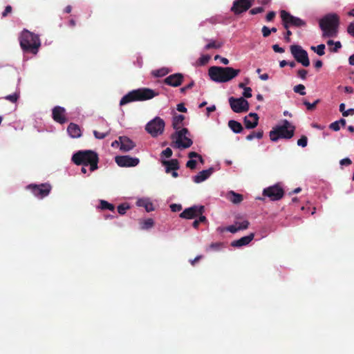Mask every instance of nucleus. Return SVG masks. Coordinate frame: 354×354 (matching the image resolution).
Returning a JSON list of instances; mask_svg holds the SVG:
<instances>
[{
	"mask_svg": "<svg viewBox=\"0 0 354 354\" xmlns=\"http://www.w3.org/2000/svg\"><path fill=\"white\" fill-rule=\"evenodd\" d=\"M158 92L148 88H140L129 91L120 101V105L124 106L137 101L149 100L158 95Z\"/></svg>",
	"mask_w": 354,
	"mask_h": 354,
	"instance_id": "1",
	"label": "nucleus"
},
{
	"mask_svg": "<svg viewBox=\"0 0 354 354\" xmlns=\"http://www.w3.org/2000/svg\"><path fill=\"white\" fill-rule=\"evenodd\" d=\"M241 71L232 67L212 66L209 69L210 79L217 83L227 82L236 77Z\"/></svg>",
	"mask_w": 354,
	"mask_h": 354,
	"instance_id": "2",
	"label": "nucleus"
},
{
	"mask_svg": "<svg viewBox=\"0 0 354 354\" xmlns=\"http://www.w3.org/2000/svg\"><path fill=\"white\" fill-rule=\"evenodd\" d=\"M19 43L24 52L37 55L41 46L39 36L24 29L19 37Z\"/></svg>",
	"mask_w": 354,
	"mask_h": 354,
	"instance_id": "3",
	"label": "nucleus"
},
{
	"mask_svg": "<svg viewBox=\"0 0 354 354\" xmlns=\"http://www.w3.org/2000/svg\"><path fill=\"white\" fill-rule=\"evenodd\" d=\"M295 127L287 120H283V123L277 125L270 131V138L273 142L279 139H290L294 136Z\"/></svg>",
	"mask_w": 354,
	"mask_h": 354,
	"instance_id": "4",
	"label": "nucleus"
},
{
	"mask_svg": "<svg viewBox=\"0 0 354 354\" xmlns=\"http://www.w3.org/2000/svg\"><path fill=\"white\" fill-rule=\"evenodd\" d=\"M339 24V18L335 14L326 15L319 21V26L323 31V37H333Z\"/></svg>",
	"mask_w": 354,
	"mask_h": 354,
	"instance_id": "5",
	"label": "nucleus"
},
{
	"mask_svg": "<svg viewBox=\"0 0 354 354\" xmlns=\"http://www.w3.org/2000/svg\"><path fill=\"white\" fill-rule=\"evenodd\" d=\"M189 133L187 129L183 128L172 135L171 147L174 149H185L192 145V140L187 136Z\"/></svg>",
	"mask_w": 354,
	"mask_h": 354,
	"instance_id": "6",
	"label": "nucleus"
},
{
	"mask_svg": "<svg viewBox=\"0 0 354 354\" xmlns=\"http://www.w3.org/2000/svg\"><path fill=\"white\" fill-rule=\"evenodd\" d=\"M165 129V122L158 116L149 120L145 125V131L153 138H157L163 134Z\"/></svg>",
	"mask_w": 354,
	"mask_h": 354,
	"instance_id": "7",
	"label": "nucleus"
},
{
	"mask_svg": "<svg viewBox=\"0 0 354 354\" xmlns=\"http://www.w3.org/2000/svg\"><path fill=\"white\" fill-rule=\"evenodd\" d=\"M290 52L297 62L301 64L304 66L307 67L310 65V60L308 53L299 45H292L290 46Z\"/></svg>",
	"mask_w": 354,
	"mask_h": 354,
	"instance_id": "8",
	"label": "nucleus"
},
{
	"mask_svg": "<svg viewBox=\"0 0 354 354\" xmlns=\"http://www.w3.org/2000/svg\"><path fill=\"white\" fill-rule=\"evenodd\" d=\"M26 189L30 190L35 196L41 199L50 194L52 186L49 183L30 184L26 187Z\"/></svg>",
	"mask_w": 354,
	"mask_h": 354,
	"instance_id": "9",
	"label": "nucleus"
},
{
	"mask_svg": "<svg viewBox=\"0 0 354 354\" xmlns=\"http://www.w3.org/2000/svg\"><path fill=\"white\" fill-rule=\"evenodd\" d=\"M72 161L77 165L89 166L91 171L97 168L98 156H72Z\"/></svg>",
	"mask_w": 354,
	"mask_h": 354,
	"instance_id": "10",
	"label": "nucleus"
},
{
	"mask_svg": "<svg viewBox=\"0 0 354 354\" xmlns=\"http://www.w3.org/2000/svg\"><path fill=\"white\" fill-rule=\"evenodd\" d=\"M280 16L283 22L284 28L286 29H288L290 26L301 27L306 24L304 21L290 15L286 10H281L280 12Z\"/></svg>",
	"mask_w": 354,
	"mask_h": 354,
	"instance_id": "11",
	"label": "nucleus"
},
{
	"mask_svg": "<svg viewBox=\"0 0 354 354\" xmlns=\"http://www.w3.org/2000/svg\"><path fill=\"white\" fill-rule=\"evenodd\" d=\"M229 103L232 111L237 113L246 112L249 109V103L243 97L239 98L230 97Z\"/></svg>",
	"mask_w": 354,
	"mask_h": 354,
	"instance_id": "12",
	"label": "nucleus"
},
{
	"mask_svg": "<svg viewBox=\"0 0 354 354\" xmlns=\"http://www.w3.org/2000/svg\"><path fill=\"white\" fill-rule=\"evenodd\" d=\"M111 146L118 148L123 152H127L133 149L136 145L134 142L127 136H120L118 140L112 142Z\"/></svg>",
	"mask_w": 354,
	"mask_h": 354,
	"instance_id": "13",
	"label": "nucleus"
},
{
	"mask_svg": "<svg viewBox=\"0 0 354 354\" xmlns=\"http://www.w3.org/2000/svg\"><path fill=\"white\" fill-rule=\"evenodd\" d=\"M263 194L269 197L272 201H278L283 196L284 192L280 186L275 185L264 189Z\"/></svg>",
	"mask_w": 354,
	"mask_h": 354,
	"instance_id": "14",
	"label": "nucleus"
},
{
	"mask_svg": "<svg viewBox=\"0 0 354 354\" xmlns=\"http://www.w3.org/2000/svg\"><path fill=\"white\" fill-rule=\"evenodd\" d=\"M205 212V207L203 205H194L189 208H186L183 212L180 213V217L186 219H192L203 214Z\"/></svg>",
	"mask_w": 354,
	"mask_h": 354,
	"instance_id": "15",
	"label": "nucleus"
},
{
	"mask_svg": "<svg viewBox=\"0 0 354 354\" xmlns=\"http://www.w3.org/2000/svg\"><path fill=\"white\" fill-rule=\"evenodd\" d=\"M254 0H235L231 10L235 15H239L247 11L252 5Z\"/></svg>",
	"mask_w": 354,
	"mask_h": 354,
	"instance_id": "16",
	"label": "nucleus"
},
{
	"mask_svg": "<svg viewBox=\"0 0 354 354\" xmlns=\"http://www.w3.org/2000/svg\"><path fill=\"white\" fill-rule=\"evenodd\" d=\"M115 162L120 167H134L139 163V159L131 156H115Z\"/></svg>",
	"mask_w": 354,
	"mask_h": 354,
	"instance_id": "17",
	"label": "nucleus"
},
{
	"mask_svg": "<svg viewBox=\"0 0 354 354\" xmlns=\"http://www.w3.org/2000/svg\"><path fill=\"white\" fill-rule=\"evenodd\" d=\"M52 115L53 120L59 124H62L67 122L66 110L64 107L59 106H55L52 111Z\"/></svg>",
	"mask_w": 354,
	"mask_h": 354,
	"instance_id": "18",
	"label": "nucleus"
},
{
	"mask_svg": "<svg viewBox=\"0 0 354 354\" xmlns=\"http://www.w3.org/2000/svg\"><path fill=\"white\" fill-rule=\"evenodd\" d=\"M183 75L181 73L172 74L165 79V83L169 86L177 87L182 84Z\"/></svg>",
	"mask_w": 354,
	"mask_h": 354,
	"instance_id": "19",
	"label": "nucleus"
},
{
	"mask_svg": "<svg viewBox=\"0 0 354 354\" xmlns=\"http://www.w3.org/2000/svg\"><path fill=\"white\" fill-rule=\"evenodd\" d=\"M259 116L255 113H250L244 118V124L246 129L255 128L258 124Z\"/></svg>",
	"mask_w": 354,
	"mask_h": 354,
	"instance_id": "20",
	"label": "nucleus"
},
{
	"mask_svg": "<svg viewBox=\"0 0 354 354\" xmlns=\"http://www.w3.org/2000/svg\"><path fill=\"white\" fill-rule=\"evenodd\" d=\"M254 237V234L250 233L248 236H243L238 240L233 241L231 243V245L234 248H239L241 246L247 245L253 240Z\"/></svg>",
	"mask_w": 354,
	"mask_h": 354,
	"instance_id": "21",
	"label": "nucleus"
},
{
	"mask_svg": "<svg viewBox=\"0 0 354 354\" xmlns=\"http://www.w3.org/2000/svg\"><path fill=\"white\" fill-rule=\"evenodd\" d=\"M161 162L165 167L166 173H169L171 170H178L179 169V163L176 159L162 160Z\"/></svg>",
	"mask_w": 354,
	"mask_h": 354,
	"instance_id": "22",
	"label": "nucleus"
},
{
	"mask_svg": "<svg viewBox=\"0 0 354 354\" xmlns=\"http://www.w3.org/2000/svg\"><path fill=\"white\" fill-rule=\"evenodd\" d=\"M213 172V169L203 170L194 177V181L196 183H200L207 179Z\"/></svg>",
	"mask_w": 354,
	"mask_h": 354,
	"instance_id": "23",
	"label": "nucleus"
},
{
	"mask_svg": "<svg viewBox=\"0 0 354 354\" xmlns=\"http://www.w3.org/2000/svg\"><path fill=\"white\" fill-rule=\"evenodd\" d=\"M226 198L234 204H239L243 199V195L236 193L234 191L228 192L226 194Z\"/></svg>",
	"mask_w": 354,
	"mask_h": 354,
	"instance_id": "24",
	"label": "nucleus"
},
{
	"mask_svg": "<svg viewBox=\"0 0 354 354\" xmlns=\"http://www.w3.org/2000/svg\"><path fill=\"white\" fill-rule=\"evenodd\" d=\"M67 131H68V135L71 137V138H78L81 136V130L79 127L78 125L74 124V123H71L68 128H67Z\"/></svg>",
	"mask_w": 354,
	"mask_h": 354,
	"instance_id": "25",
	"label": "nucleus"
},
{
	"mask_svg": "<svg viewBox=\"0 0 354 354\" xmlns=\"http://www.w3.org/2000/svg\"><path fill=\"white\" fill-rule=\"evenodd\" d=\"M228 126L230 129L235 133H239L243 130V127L241 124L235 120H230L228 122Z\"/></svg>",
	"mask_w": 354,
	"mask_h": 354,
	"instance_id": "26",
	"label": "nucleus"
},
{
	"mask_svg": "<svg viewBox=\"0 0 354 354\" xmlns=\"http://www.w3.org/2000/svg\"><path fill=\"white\" fill-rule=\"evenodd\" d=\"M185 120V116L183 115H176L173 117L172 126L174 129L178 130L181 127L183 121Z\"/></svg>",
	"mask_w": 354,
	"mask_h": 354,
	"instance_id": "27",
	"label": "nucleus"
},
{
	"mask_svg": "<svg viewBox=\"0 0 354 354\" xmlns=\"http://www.w3.org/2000/svg\"><path fill=\"white\" fill-rule=\"evenodd\" d=\"M218 229L220 230V231L221 232H223L224 231H228V232L234 234V233L237 232L239 230H243L247 229V225L245 224V225H243L242 227H237L236 224H234V225H229L226 227L218 228Z\"/></svg>",
	"mask_w": 354,
	"mask_h": 354,
	"instance_id": "28",
	"label": "nucleus"
},
{
	"mask_svg": "<svg viewBox=\"0 0 354 354\" xmlns=\"http://www.w3.org/2000/svg\"><path fill=\"white\" fill-rule=\"evenodd\" d=\"M170 71L171 70L168 68L162 67L159 69L152 71L151 75L156 77H162L167 75Z\"/></svg>",
	"mask_w": 354,
	"mask_h": 354,
	"instance_id": "29",
	"label": "nucleus"
},
{
	"mask_svg": "<svg viewBox=\"0 0 354 354\" xmlns=\"http://www.w3.org/2000/svg\"><path fill=\"white\" fill-rule=\"evenodd\" d=\"M20 97V91L17 88L15 93L6 95L3 99L10 102L11 103H16Z\"/></svg>",
	"mask_w": 354,
	"mask_h": 354,
	"instance_id": "30",
	"label": "nucleus"
},
{
	"mask_svg": "<svg viewBox=\"0 0 354 354\" xmlns=\"http://www.w3.org/2000/svg\"><path fill=\"white\" fill-rule=\"evenodd\" d=\"M137 203L139 206L145 207L148 212L154 209L153 203L147 200H139Z\"/></svg>",
	"mask_w": 354,
	"mask_h": 354,
	"instance_id": "31",
	"label": "nucleus"
},
{
	"mask_svg": "<svg viewBox=\"0 0 354 354\" xmlns=\"http://www.w3.org/2000/svg\"><path fill=\"white\" fill-rule=\"evenodd\" d=\"M140 225L141 230H148L153 226L154 222L152 218H147L146 220L140 221Z\"/></svg>",
	"mask_w": 354,
	"mask_h": 354,
	"instance_id": "32",
	"label": "nucleus"
},
{
	"mask_svg": "<svg viewBox=\"0 0 354 354\" xmlns=\"http://www.w3.org/2000/svg\"><path fill=\"white\" fill-rule=\"evenodd\" d=\"M263 135V131H258L257 132L253 131L246 136V140L248 141H251V140H254V138L259 140V139L262 138Z\"/></svg>",
	"mask_w": 354,
	"mask_h": 354,
	"instance_id": "33",
	"label": "nucleus"
},
{
	"mask_svg": "<svg viewBox=\"0 0 354 354\" xmlns=\"http://www.w3.org/2000/svg\"><path fill=\"white\" fill-rule=\"evenodd\" d=\"M349 16L354 17V8L350 10L348 13ZM348 33L354 37V20L351 22L347 27Z\"/></svg>",
	"mask_w": 354,
	"mask_h": 354,
	"instance_id": "34",
	"label": "nucleus"
},
{
	"mask_svg": "<svg viewBox=\"0 0 354 354\" xmlns=\"http://www.w3.org/2000/svg\"><path fill=\"white\" fill-rule=\"evenodd\" d=\"M100 208L102 209H109L112 212H113L115 209V207L113 204L109 203L104 200L100 201Z\"/></svg>",
	"mask_w": 354,
	"mask_h": 354,
	"instance_id": "35",
	"label": "nucleus"
},
{
	"mask_svg": "<svg viewBox=\"0 0 354 354\" xmlns=\"http://www.w3.org/2000/svg\"><path fill=\"white\" fill-rule=\"evenodd\" d=\"M210 59V56L208 55H203L200 57L197 62L198 66H203L208 63Z\"/></svg>",
	"mask_w": 354,
	"mask_h": 354,
	"instance_id": "36",
	"label": "nucleus"
},
{
	"mask_svg": "<svg viewBox=\"0 0 354 354\" xmlns=\"http://www.w3.org/2000/svg\"><path fill=\"white\" fill-rule=\"evenodd\" d=\"M223 246V243L221 242L212 243L209 245V248H207V251L209 250L218 251L220 250Z\"/></svg>",
	"mask_w": 354,
	"mask_h": 354,
	"instance_id": "37",
	"label": "nucleus"
},
{
	"mask_svg": "<svg viewBox=\"0 0 354 354\" xmlns=\"http://www.w3.org/2000/svg\"><path fill=\"white\" fill-rule=\"evenodd\" d=\"M305 86L303 84H297L294 86V92L300 94L301 95H306Z\"/></svg>",
	"mask_w": 354,
	"mask_h": 354,
	"instance_id": "38",
	"label": "nucleus"
},
{
	"mask_svg": "<svg viewBox=\"0 0 354 354\" xmlns=\"http://www.w3.org/2000/svg\"><path fill=\"white\" fill-rule=\"evenodd\" d=\"M130 208L129 205L127 203H122L118 206V212L120 214L123 215L126 213L127 210Z\"/></svg>",
	"mask_w": 354,
	"mask_h": 354,
	"instance_id": "39",
	"label": "nucleus"
},
{
	"mask_svg": "<svg viewBox=\"0 0 354 354\" xmlns=\"http://www.w3.org/2000/svg\"><path fill=\"white\" fill-rule=\"evenodd\" d=\"M319 101L320 100L319 99H317L313 103H310L309 102L304 100V104L306 106V109L308 111H312V110L315 109L316 105L319 102Z\"/></svg>",
	"mask_w": 354,
	"mask_h": 354,
	"instance_id": "40",
	"label": "nucleus"
},
{
	"mask_svg": "<svg viewBox=\"0 0 354 354\" xmlns=\"http://www.w3.org/2000/svg\"><path fill=\"white\" fill-rule=\"evenodd\" d=\"M308 138L305 136H302L301 138L297 140V145L301 147H305L307 146Z\"/></svg>",
	"mask_w": 354,
	"mask_h": 354,
	"instance_id": "41",
	"label": "nucleus"
},
{
	"mask_svg": "<svg viewBox=\"0 0 354 354\" xmlns=\"http://www.w3.org/2000/svg\"><path fill=\"white\" fill-rule=\"evenodd\" d=\"M324 50H325V45L323 44H319L317 46H316V53L319 56H322L324 55V53H325Z\"/></svg>",
	"mask_w": 354,
	"mask_h": 354,
	"instance_id": "42",
	"label": "nucleus"
},
{
	"mask_svg": "<svg viewBox=\"0 0 354 354\" xmlns=\"http://www.w3.org/2000/svg\"><path fill=\"white\" fill-rule=\"evenodd\" d=\"M220 47H221V44H216L215 41H212L209 42V44H207V45H205V49L209 50L210 48H218Z\"/></svg>",
	"mask_w": 354,
	"mask_h": 354,
	"instance_id": "43",
	"label": "nucleus"
},
{
	"mask_svg": "<svg viewBox=\"0 0 354 354\" xmlns=\"http://www.w3.org/2000/svg\"><path fill=\"white\" fill-rule=\"evenodd\" d=\"M73 155H97L92 151H78L73 153Z\"/></svg>",
	"mask_w": 354,
	"mask_h": 354,
	"instance_id": "44",
	"label": "nucleus"
},
{
	"mask_svg": "<svg viewBox=\"0 0 354 354\" xmlns=\"http://www.w3.org/2000/svg\"><path fill=\"white\" fill-rule=\"evenodd\" d=\"M243 96L247 98L252 97V89L250 87L244 88Z\"/></svg>",
	"mask_w": 354,
	"mask_h": 354,
	"instance_id": "45",
	"label": "nucleus"
},
{
	"mask_svg": "<svg viewBox=\"0 0 354 354\" xmlns=\"http://www.w3.org/2000/svg\"><path fill=\"white\" fill-rule=\"evenodd\" d=\"M196 164H197L196 160H189V161H187V162L186 164V166H187V167H188V168H189L191 169H194L196 168Z\"/></svg>",
	"mask_w": 354,
	"mask_h": 354,
	"instance_id": "46",
	"label": "nucleus"
},
{
	"mask_svg": "<svg viewBox=\"0 0 354 354\" xmlns=\"http://www.w3.org/2000/svg\"><path fill=\"white\" fill-rule=\"evenodd\" d=\"M93 134L96 138L103 139L107 136L108 133L93 131Z\"/></svg>",
	"mask_w": 354,
	"mask_h": 354,
	"instance_id": "47",
	"label": "nucleus"
},
{
	"mask_svg": "<svg viewBox=\"0 0 354 354\" xmlns=\"http://www.w3.org/2000/svg\"><path fill=\"white\" fill-rule=\"evenodd\" d=\"M329 127L332 130L337 131L340 129V124L337 121H335L330 124Z\"/></svg>",
	"mask_w": 354,
	"mask_h": 354,
	"instance_id": "48",
	"label": "nucleus"
},
{
	"mask_svg": "<svg viewBox=\"0 0 354 354\" xmlns=\"http://www.w3.org/2000/svg\"><path fill=\"white\" fill-rule=\"evenodd\" d=\"M170 208L172 212H177L182 209V206L180 204H171Z\"/></svg>",
	"mask_w": 354,
	"mask_h": 354,
	"instance_id": "49",
	"label": "nucleus"
},
{
	"mask_svg": "<svg viewBox=\"0 0 354 354\" xmlns=\"http://www.w3.org/2000/svg\"><path fill=\"white\" fill-rule=\"evenodd\" d=\"M264 9L263 7H257V8H252L250 10V13L251 15H257L258 13H261L262 12H263Z\"/></svg>",
	"mask_w": 354,
	"mask_h": 354,
	"instance_id": "50",
	"label": "nucleus"
},
{
	"mask_svg": "<svg viewBox=\"0 0 354 354\" xmlns=\"http://www.w3.org/2000/svg\"><path fill=\"white\" fill-rule=\"evenodd\" d=\"M262 35L264 37H268L270 35V28L266 26H263L261 29Z\"/></svg>",
	"mask_w": 354,
	"mask_h": 354,
	"instance_id": "51",
	"label": "nucleus"
},
{
	"mask_svg": "<svg viewBox=\"0 0 354 354\" xmlns=\"http://www.w3.org/2000/svg\"><path fill=\"white\" fill-rule=\"evenodd\" d=\"M214 59L215 60H217V59H220L221 62L222 64H223L224 65H227L229 64V60L225 58V57H221L220 55H216L215 57H214Z\"/></svg>",
	"mask_w": 354,
	"mask_h": 354,
	"instance_id": "52",
	"label": "nucleus"
},
{
	"mask_svg": "<svg viewBox=\"0 0 354 354\" xmlns=\"http://www.w3.org/2000/svg\"><path fill=\"white\" fill-rule=\"evenodd\" d=\"M176 109L179 112L185 113L187 112V108L183 103H179L176 106Z\"/></svg>",
	"mask_w": 354,
	"mask_h": 354,
	"instance_id": "53",
	"label": "nucleus"
},
{
	"mask_svg": "<svg viewBox=\"0 0 354 354\" xmlns=\"http://www.w3.org/2000/svg\"><path fill=\"white\" fill-rule=\"evenodd\" d=\"M298 75L299 77L302 79V80H305L306 78V75H307V71L304 70V69H300L298 71Z\"/></svg>",
	"mask_w": 354,
	"mask_h": 354,
	"instance_id": "54",
	"label": "nucleus"
},
{
	"mask_svg": "<svg viewBox=\"0 0 354 354\" xmlns=\"http://www.w3.org/2000/svg\"><path fill=\"white\" fill-rule=\"evenodd\" d=\"M272 49L275 53H282L284 52V49L280 47L278 44H274L272 46Z\"/></svg>",
	"mask_w": 354,
	"mask_h": 354,
	"instance_id": "55",
	"label": "nucleus"
},
{
	"mask_svg": "<svg viewBox=\"0 0 354 354\" xmlns=\"http://www.w3.org/2000/svg\"><path fill=\"white\" fill-rule=\"evenodd\" d=\"M12 12V7L10 6H7L4 10V11L2 12V17H6L8 15V14L11 13Z\"/></svg>",
	"mask_w": 354,
	"mask_h": 354,
	"instance_id": "56",
	"label": "nucleus"
},
{
	"mask_svg": "<svg viewBox=\"0 0 354 354\" xmlns=\"http://www.w3.org/2000/svg\"><path fill=\"white\" fill-rule=\"evenodd\" d=\"M354 115V109L353 108L348 109V110H345V111H344L342 114L344 117H347L348 115Z\"/></svg>",
	"mask_w": 354,
	"mask_h": 354,
	"instance_id": "57",
	"label": "nucleus"
},
{
	"mask_svg": "<svg viewBox=\"0 0 354 354\" xmlns=\"http://www.w3.org/2000/svg\"><path fill=\"white\" fill-rule=\"evenodd\" d=\"M276 13L274 11L269 12L266 15V20L268 21H272L275 17Z\"/></svg>",
	"mask_w": 354,
	"mask_h": 354,
	"instance_id": "58",
	"label": "nucleus"
},
{
	"mask_svg": "<svg viewBox=\"0 0 354 354\" xmlns=\"http://www.w3.org/2000/svg\"><path fill=\"white\" fill-rule=\"evenodd\" d=\"M341 47L342 44L340 41H335V43H334V48H331V51L337 52L339 48H341Z\"/></svg>",
	"mask_w": 354,
	"mask_h": 354,
	"instance_id": "59",
	"label": "nucleus"
},
{
	"mask_svg": "<svg viewBox=\"0 0 354 354\" xmlns=\"http://www.w3.org/2000/svg\"><path fill=\"white\" fill-rule=\"evenodd\" d=\"M351 162V160L348 158H346L340 160V164L342 165H349Z\"/></svg>",
	"mask_w": 354,
	"mask_h": 354,
	"instance_id": "60",
	"label": "nucleus"
},
{
	"mask_svg": "<svg viewBox=\"0 0 354 354\" xmlns=\"http://www.w3.org/2000/svg\"><path fill=\"white\" fill-rule=\"evenodd\" d=\"M245 223H247V228H248L249 227V222L246 220L242 221V222H235V224L236 225L237 227H242L243 225H245Z\"/></svg>",
	"mask_w": 354,
	"mask_h": 354,
	"instance_id": "61",
	"label": "nucleus"
},
{
	"mask_svg": "<svg viewBox=\"0 0 354 354\" xmlns=\"http://www.w3.org/2000/svg\"><path fill=\"white\" fill-rule=\"evenodd\" d=\"M160 155H172V150L171 148L167 147L165 150L162 151Z\"/></svg>",
	"mask_w": 354,
	"mask_h": 354,
	"instance_id": "62",
	"label": "nucleus"
},
{
	"mask_svg": "<svg viewBox=\"0 0 354 354\" xmlns=\"http://www.w3.org/2000/svg\"><path fill=\"white\" fill-rule=\"evenodd\" d=\"M203 258L202 255H198L194 259L190 260L189 262L192 266H194L196 262H198L200 259Z\"/></svg>",
	"mask_w": 354,
	"mask_h": 354,
	"instance_id": "63",
	"label": "nucleus"
},
{
	"mask_svg": "<svg viewBox=\"0 0 354 354\" xmlns=\"http://www.w3.org/2000/svg\"><path fill=\"white\" fill-rule=\"evenodd\" d=\"M194 82H190L186 86L181 88L180 91L182 93H184L186 90L191 88L194 86Z\"/></svg>",
	"mask_w": 354,
	"mask_h": 354,
	"instance_id": "64",
	"label": "nucleus"
}]
</instances>
